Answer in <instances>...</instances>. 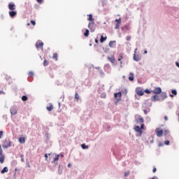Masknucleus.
Listing matches in <instances>:
<instances>
[{
    "instance_id": "f257e3e1",
    "label": "nucleus",
    "mask_w": 179,
    "mask_h": 179,
    "mask_svg": "<svg viewBox=\"0 0 179 179\" xmlns=\"http://www.w3.org/2000/svg\"><path fill=\"white\" fill-rule=\"evenodd\" d=\"M10 146H12V141L6 139L3 142L2 148H3L4 149H8V148H10Z\"/></svg>"
},
{
    "instance_id": "f03ea898",
    "label": "nucleus",
    "mask_w": 179,
    "mask_h": 179,
    "mask_svg": "<svg viewBox=\"0 0 179 179\" xmlns=\"http://www.w3.org/2000/svg\"><path fill=\"white\" fill-rule=\"evenodd\" d=\"M145 129V124H141V127L136 126L134 128V131L140 134V135H142V129Z\"/></svg>"
},
{
    "instance_id": "7ed1b4c3",
    "label": "nucleus",
    "mask_w": 179,
    "mask_h": 179,
    "mask_svg": "<svg viewBox=\"0 0 179 179\" xmlns=\"http://www.w3.org/2000/svg\"><path fill=\"white\" fill-rule=\"evenodd\" d=\"M0 163L3 164L5 163V155H3V151L2 150V147L0 144Z\"/></svg>"
},
{
    "instance_id": "20e7f679",
    "label": "nucleus",
    "mask_w": 179,
    "mask_h": 179,
    "mask_svg": "<svg viewBox=\"0 0 179 179\" xmlns=\"http://www.w3.org/2000/svg\"><path fill=\"white\" fill-rule=\"evenodd\" d=\"M88 27L90 30V31H92V33H93V31H94L96 30V24H94V22H91L88 24Z\"/></svg>"
},
{
    "instance_id": "39448f33",
    "label": "nucleus",
    "mask_w": 179,
    "mask_h": 179,
    "mask_svg": "<svg viewBox=\"0 0 179 179\" xmlns=\"http://www.w3.org/2000/svg\"><path fill=\"white\" fill-rule=\"evenodd\" d=\"M136 93L138 96H143L145 94V91H143L141 87H137L136 89Z\"/></svg>"
},
{
    "instance_id": "423d86ee",
    "label": "nucleus",
    "mask_w": 179,
    "mask_h": 179,
    "mask_svg": "<svg viewBox=\"0 0 179 179\" xmlns=\"http://www.w3.org/2000/svg\"><path fill=\"white\" fill-rule=\"evenodd\" d=\"M155 132L157 134V136H158L159 138H160V136H162L163 135V130L160 128L156 129Z\"/></svg>"
},
{
    "instance_id": "0eeeda50",
    "label": "nucleus",
    "mask_w": 179,
    "mask_h": 179,
    "mask_svg": "<svg viewBox=\"0 0 179 179\" xmlns=\"http://www.w3.org/2000/svg\"><path fill=\"white\" fill-rule=\"evenodd\" d=\"M122 59H125V55H124V53H120L117 61L120 62V65H122Z\"/></svg>"
},
{
    "instance_id": "6e6552de",
    "label": "nucleus",
    "mask_w": 179,
    "mask_h": 179,
    "mask_svg": "<svg viewBox=\"0 0 179 179\" xmlns=\"http://www.w3.org/2000/svg\"><path fill=\"white\" fill-rule=\"evenodd\" d=\"M115 22H116L115 29V30H118V29H120V24H121V18L116 19Z\"/></svg>"
},
{
    "instance_id": "1a4fd4ad",
    "label": "nucleus",
    "mask_w": 179,
    "mask_h": 179,
    "mask_svg": "<svg viewBox=\"0 0 179 179\" xmlns=\"http://www.w3.org/2000/svg\"><path fill=\"white\" fill-rule=\"evenodd\" d=\"M10 112L11 115H16V114H17V109L15 107H11Z\"/></svg>"
},
{
    "instance_id": "9d476101",
    "label": "nucleus",
    "mask_w": 179,
    "mask_h": 179,
    "mask_svg": "<svg viewBox=\"0 0 179 179\" xmlns=\"http://www.w3.org/2000/svg\"><path fill=\"white\" fill-rule=\"evenodd\" d=\"M154 94H160L162 93V88L160 87H155L154 90L152 91Z\"/></svg>"
},
{
    "instance_id": "9b49d317",
    "label": "nucleus",
    "mask_w": 179,
    "mask_h": 179,
    "mask_svg": "<svg viewBox=\"0 0 179 179\" xmlns=\"http://www.w3.org/2000/svg\"><path fill=\"white\" fill-rule=\"evenodd\" d=\"M44 46V43H43L41 41H37L36 43V48H43Z\"/></svg>"
},
{
    "instance_id": "f8f14e48",
    "label": "nucleus",
    "mask_w": 179,
    "mask_h": 179,
    "mask_svg": "<svg viewBox=\"0 0 179 179\" xmlns=\"http://www.w3.org/2000/svg\"><path fill=\"white\" fill-rule=\"evenodd\" d=\"M136 121L137 124H143V122H145V120H143V117H142V116H138Z\"/></svg>"
},
{
    "instance_id": "ddd939ff",
    "label": "nucleus",
    "mask_w": 179,
    "mask_h": 179,
    "mask_svg": "<svg viewBox=\"0 0 179 179\" xmlns=\"http://www.w3.org/2000/svg\"><path fill=\"white\" fill-rule=\"evenodd\" d=\"M8 9L10 10H15V9H16V5H15L13 3H10L8 4Z\"/></svg>"
},
{
    "instance_id": "4468645a",
    "label": "nucleus",
    "mask_w": 179,
    "mask_h": 179,
    "mask_svg": "<svg viewBox=\"0 0 179 179\" xmlns=\"http://www.w3.org/2000/svg\"><path fill=\"white\" fill-rule=\"evenodd\" d=\"M9 15L11 17H15V16H16V15H17V12L15 11V10H11L9 11Z\"/></svg>"
},
{
    "instance_id": "2eb2a0df",
    "label": "nucleus",
    "mask_w": 179,
    "mask_h": 179,
    "mask_svg": "<svg viewBox=\"0 0 179 179\" xmlns=\"http://www.w3.org/2000/svg\"><path fill=\"white\" fill-rule=\"evenodd\" d=\"M18 142H20V143L23 144L26 143V138L21 136L18 138Z\"/></svg>"
},
{
    "instance_id": "dca6fc26",
    "label": "nucleus",
    "mask_w": 179,
    "mask_h": 179,
    "mask_svg": "<svg viewBox=\"0 0 179 179\" xmlns=\"http://www.w3.org/2000/svg\"><path fill=\"white\" fill-rule=\"evenodd\" d=\"M151 100L152 101H159V96H157V94L156 95H153L152 97H151Z\"/></svg>"
},
{
    "instance_id": "f3484780",
    "label": "nucleus",
    "mask_w": 179,
    "mask_h": 179,
    "mask_svg": "<svg viewBox=\"0 0 179 179\" xmlns=\"http://www.w3.org/2000/svg\"><path fill=\"white\" fill-rule=\"evenodd\" d=\"M115 41H111L109 42V47H110V48H114V47H115Z\"/></svg>"
},
{
    "instance_id": "a211bd4d",
    "label": "nucleus",
    "mask_w": 179,
    "mask_h": 179,
    "mask_svg": "<svg viewBox=\"0 0 179 179\" xmlns=\"http://www.w3.org/2000/svg\"><path fill=\"white\" fill-rule=\"evenodd\" d=\"M134 61H141V56H139L138 55H136V53H134Z\"/></svg>"
},
{
    "instance_id": "6ab92c4d",
    "label": "nucleus",
    "mask_w": 179,
    "mask_h": 179,
    "mask_svg": "<svg viewBox=\"0 0 179 179\" xmlns=\"http://www.w3.org/2000/svg\"><path fill=\"white\" fill-rule=\"evenodd\" d=\"M53 109H54V106H52V103H50V106L46 107V110L48 111H52Z\"/></svg>"
},
{
    "instance_id": "aec40b11",
    "label": "nucleus",
    "mask_w": 179,
    "mask_h": 179,
    "mask_svg": "<svg viewBox=\"0 0 179 179\" xmlns=\"http://www.w3.org/2000/svg\"><path fill=\"white\" fill-rule=\"evenodd\" d=\"M108 59L110 60V62L112 63V64H115V58L114 57V56H112L110 57H108Z\"/></svg>"
},
{
    "instance_id": "412c9836",
    "label": "nucleus",
    "mask_w": 179,
    "mask_h": 179,
    "mask_svg": "<svg viewBox=\"0 0 179 179\" xmlns=\"http://www.w3.org/2000/svg\"><path fill=\"white\" fill-rule=\"evenodd\" d=\"M58 160H59V155H55L52 163H55V162H58Z\"/></svg>"
},
{
    "instance_id": "4be33fe9",
    "label": "nucleus",
    "mask_w": 179,
    "mask_h": 179,
    "mask_svg": "<svg viewBox=\"0 0 179 179\" xmlns=\"http://www.w3.org/2000/svg\"><path fill=\"white\" fill-rule=\"evenodd\" d=\"M8 171H9V169L6 166L1 170V174H5V173H8Z\"/></svg>"
},
{
    "instance_id": "5701e85b",
    "label": "nucleus",
    "mask_w": 179,
    "mask_h": 179,
    "mask_svg": "<svg viewBox=\"0 0 179 179\" xmlns=\"http://www.w3.org/2000/svg\"><path fill=\"white\" fill-rule=\"evenodd\" d=\"M87 16H88L87 20H89V22H93V20H94V19L93 18V15L90 14Z\"/></svg>"
},
{
    "instance_id": "b1692460",
    "label": "nucleus",
    "mask_w": 179,
    "mask_h": 179,
    "mask_svg": "<svg viewBox=\"0 0 179 179\" xmlns=\"http://www.w3.org/2000/svg\"><path fill=\"white\" fill-rule=\"evenodd\" d=\"M129 80L132 82L134 80V73H130L129 76Z\"/></svg>"
},
{
    "instance_id": "393cba45",
    "label": "nucleus",
    "mask_w": 179,
    "mask_h": 179,
    "mask_svg": "<svg viewBox=\"0 0 179 179\" xmlns=\"http://www.w3.org/2000/svg\"><path fill=\"white\" fill-rule=\"evenodd\" d=\"M106 40H107V36H103V35L102 36H101V38H100V42L101 43H104V41H106Z\"/></svg>"
},
{
    "instance_id": "a878e982",
    "label": "nucleus",
    "mask_w": 179,
    "mask_h": 179,
    "mask_svg": "<svg viewBox=\"0 0 179 179\" xmlns=\"http://www.w3.org/2000/svg\"><path fill=\"white\" fill-rule=\"evenodd\" d=\"M122 96V94L121 93V92L115 93V99H117V97L121 98Z\"/></svg>"
},
{
    "instance_id": "bb28decb",
    "label": "nucleus",
    "mask_w": 179,
    "mask_h": 179,
    "mask_svg": "<svg viewBox=\"0 0 179 179\" xmlns=\"http://www.w3.org/2000/svg\"><path fill=\"white\" fill-rule=\"evenodd\" d=\"M52 59L55 61H58V54L57 53H53Z\"/></svg>"
},
{
    "instance_id": "cd10ccee",
    "label": "nucleus",
    "mask_w": 179,
    "mask_h": 179,
    "mask_svg": "<svg viewBox=\"0 0 179 179\" xmlns=\"http://www.w3.org/2000/svg\"><path fill=\"white\" fill-rule=\"evenodd\" d=\"M49 64H50V62H48V60L45 59L44 61H43V66H48Z\"/></svg>"
},
{
    "instance_id": "c85d7f7f",
    "label": "nucleus",
    "mask_w": 179,
    "mask_h": 179,
    "mask_svg": "<svg viewBox=\"0 0 179 179\" xmlns=\"http://www.w3.org/2000/svg\"><path fill=\"white\" fill-rule=\"evenodd\" d=\"M89 33H90L89 29H86L85 32L84 33L85 37H89Z\"/></svg>"
},
{
    "instance_id": "c756f323",
    "label": "nucleus",
    "mask_w": 179,
    "mask_h": 179,
    "mask_svg": "<svg viewBox=\"0 0 179 179\" xmlns=\"http://www.w3.org/2000/svg\"><path fill=\"white\" fill-rule=\"evenodd\" d=\"M75 99H76V100H77V101H79L80 96H79V94H78V92H76Z\"/></svg>"
},
{
    "instance_id": "7c9ffc66",
    "label": "nucleus",
    "mask_w": 179,
    "mask_h": 179,
    "mask_svg": "<svg viewBox=\"0 0 179 179\" xmlns=\"http://www.w3.org/2000/svg\"><path fill=\"white\" fill-rule=\"evenodd\" d=\"M82 149H89V146L86 145V144L81 145Z\"/></svg>"
},
{
    "instance_id": "2f4dec72",
    "label": "nucleus",
    "mask_w": 179,
    "mask_h": 179,
    "mask_svg": "<svg viewBox=\"0 0 179 179\" xmlns=\"http://www.w3.org/2000/svg\"><path fill=\"white\" fill-rule=\"evenodd\" d=\"M22 101H27V96L26 95H24L22 96Z\"/></svg>"
},
{
    "instance_id": "473e14b6",
    "label": "nucleus",
    "mask_w": 179,
    "mask_h": 179,
    "mask_svg": "<svg viewBox=\"0 0 179 179\" xmlns=\"http://www.w3.org/2000/svg\"><path fill=\"white\" fill-rule=\"evenodd\" d=\"M129 174H131V171H127L124 172V177H128V176H129Z\"/></svg>"
},
{
    "instance_id": "72a5a7b5",
    "label": "nucleus",
    "mask_w": 179,
    "mask_h": 179,
    "mask_svg": "<svg viewBox=\"0 0 179 179\" xmlns=\"http://www.w3.org/2000/svg\"><path fill=\"white\" fill-rule=\"evenodd\" d=\"M162 96L163 99H166L167 97V94H166V92H162Z\"/></svg>"
},
{
    "instance_id": "f704fd0d",
    "label": "nucleus",
    "mask_w": 179,
    "mask_h": 179,
    "mask_svg": "<svg viewBox=\"0 0 179 179\" xmlns=\"http://www.w3.org/2000/svg\"><path fill=\"white\" fill-rule=\"evenodd\" d=\"M171 93L174 94V96H177V91L176 90H172Z\"/></svg>"
},
{
    "instance_id": "c9c22d12",
    "label": "nucleus",
    "mask_w": 179,
    "mask_h": 179,
    "mask_svg": "<svg viewBox=\"0 0 179 179\" xmlns=\"http://www.w3.org/2000/svg\"><path fill=\"white\" fill-rule=\"evenodd\" d=\"M144 93H147V94H150L152 93V92H150L149 90H145L144 91Z\"/></svg>"
},
{
    "instance_id": "e433bc0d",
    "label": "nucleus",
    "mask_w": 179,
    "mask_h": 179,
    "mask_svg": "<svg viewBox=\"0 0 179 179\" xmlns=\"http://www.w3.org/2000/svg\"><path fill=\"white\" fill-rule=\"evenodd\" d=\"M101 99H106V97H107V95L106 94H101Z\"/></svg>"
},
{
    "instance_id": "4c0bfd02",
    "label": "nucleus",
    "mask_w": 179,
    "mask_h": 179,
    "mask_svg": "<svg viewBox=\"0 0 179 179\" xmlns=\"http://www.w3.org/2000/svg\"><path fill=\"white\" fill-rule=\"evenodd\" d=\"M29 76H34V73L33 71H29Z\"/></svg>"
},
{
    "instance_id": "58836bf2",
    "label": "nucleus",
    "mask_w": 179,
    "mask_h": 179,
    "mask_svg": "<svg viewBox=\"0 0 179 179\" xmlns=\"http://www.w3.org/2000/svg\"><path fill=\"white\" fill-rule=\"evenodd\" d=\"M126 40H127V41H131V36H127Z\"/></svg>"
},
{
    "instance_id": "ea45409f",
    "label": "nucleus",
    "mask_w": 179,
    "mask_h": 179,
    "mask_svg": "<svg viewBox=\"0 0 179 179\" xmlns=\"http://www.w3.org/2000/svg\"><path fill=\"white\" fill-rule=\"evenodd\" d=\"M31 24H33V26H36V21L31 20Z\"/></svg>"
},
{
    "instance_id": "a19ab883",
    "label": "nucleus",
    "mask_w": 179,
    "mask_h": 179,
    "mask_svg": "<svg viewBox=\"0 0 179 179\" xmlns=\"http://www.w3.org/2000/svg\"><path fill=\"white\" fill-rule=\"evenodd\" d=\"M2 136H3V131H0V139H1V138H2Z\"/></svg>"
},
{
    "instance_id": "79ce46f5",
    "label": "nucleus",
    "mask_w": 179,
    "mask_h": 179,
    "mask_svg": "<svg viewBox=\"0 0 179 179\" xmlns=\"http://www.w3.org/2000/svg\"><path fill=\"white\" fill-rule=\"evenodd\" d=\"M164 143L166 144V145H170V141H166L165 142H164Z\"/></svg>"
},
{
    "instance_id": "37998d69",
    "label": "nucleus",
    "mask_w": 179,
    "mask_h": 179,
    "mask_svg": "<svg viewBox=\"0 0 179 179\" xmlns=\"http://www.w3.org/2000/svg\"><path fill=\"white\" fill-rule=\"evenodd\" d=\"M157 171V169L156 168H153L152 173H156Z\"/></svg>"
},
{
    "instance_id": "c03bdc74",
    "label": "nucleus",
    "mask_w": 179,
    "mask_h": 179,
    "mask_svg": "<svg viewBox=\"0 0 179 179\" xmlns=\"http://www.w3.org/2000/svg\"><path fill=\"white\" fill-rule=\"evenodd\" d=\"M37 1V2L38 3H43V0H36Z\"/></svg>"
},
{
    "instance_id": "a18cd8bd",
    "label": "nucleus",
    "mask_w": 179,
    "mask_h": 179,
    "mask_svg": "<svg viewBox=\"0 0 179 179\" xmlns=\"http://www.w3.org/2000/svg\"><path fill=\"white\" fill-rule=\"evenodd\" d=\"M45 160H47L48 159V155L45 154Z\"/></svg>"
},
{
    "instance_id": "49530a36",
    "label": "nucleus",
    "mask_w": 179,
    "mask_h": 179,
    "mask_svg": "<svg viewBox=\"0 0 179 179\" xmlns=\"http://www.w3.org/2000/svg\"><path fill=\"white\" fill-rule=\"evenodd\" d=\"M176 66H178V68H179V63H178V62H176Z\"/></svg>"
},
{
    "instance_id": "de8ad7c7",
    "label": "nucleus",
    "mask_w": 179,
    "mask_h": 179,
    "mask_svg": "<svg viewBox=\"0 0 179 179\" xmlns=\"http://www.w3.org/2000/svg\"><path fill=\"white\" fill-rule=\"evenodd\" d=\"M164 120H166V121H168V120H169V117H167V116H164Z\"/></svg>"
},
{
    "instance_id": "09e8293b",
    "label": "nucleus",
    "mask_w": 179,
    "mask_h": 179,
    "mask_svg": "<svg viewBox=\"0 0 179 179\" xmlns=\"http://www.w3.org/2000/svg\"><path fill=\"white\" fill-rule=\"evenodd\" d=\"M95 43H96V44H99V40L95 39Z\"/></svg>"
},
{
    "instance_id": "8fccbe9b",
    "label": "nucleus",
    "mask_w": 179,
    "mask_h": 179,
    "mask_svg": "<svg viewBox=\"0 0 179 179\" xmlns=\"http://www.w3.org/2000/svg\"><path fill=\"white\" fill-rule=\"evenodd\" d=\"M124 93L127 94V93H128V91L127 90H124Z\"/></svg>"
},
{
    "instance_id": "3c124183",
    "label": "nucleus",
    "mask_w": 179,
    "mask_h": 179,
    "mask_svg": "<svg viewBox=\"0 0 179 179\" xmlns=\"http://www.w3.org/2000/svg\"><path fill=\"white\" fill-rule=\"evenodd\" d=\"M152 179H159L157 177H153V178H152Z\"/></svg>"
},
{
    "instance_id": "603ef678",
    "label": "nucleus",
    "mask_w": 179,
    "mask_h": 179,
    "mask_svg": "<svg viewBox=\"0 0 179 179\" xmlns=\"http://www.w3.org/2000/svg\"><path fill=\"white\" fill-rule=\"evenodd\" d=\"M144 113L145 114H148V112L146 111V110H144Z\"/></svg>"
},
{
    "instance_id": "864d4df0",
    "label": "nucleus",
    "mask_w": 179,
    "mask_h": 179,
    "mask_svg": "<svg viewBox=\"0 0 179 179\" xmlns=\"http://www.w3.org/2000/svg\"><path fill=\"white\" fill-rule=\"evenodd\" d=\"M144 54H148V51L145 50Z\"/></svg>"
},
{
    "instance_id": "5fc2aeb1",
    "label": "nucleus",
    "mask_w": 179,
    "mask_h": 179,
    "mask_svg": "<svg viewBox=\"0 0 179 179\" xmlns=\"http://www.w3.org/2000/svg\"><path fill=\"white\" fill-rule=\"evenodd\" d=\"M68 167H71V164H68Z\"/></svg>"
},
{
    "instance_id": "6e6d98bb",
    "label": "nucleus",
    "mask_w": 179,
    "mask_h": 179,
    "mask_svg": "<svg viewBox=\"0 0 179 179\" xmlns=\"http://www.w3.org/2000/svg\"><path fill=\"white\" fill-rule=\"evenodd\" d=\"M170 96H171V97H173V95H172V94H170Z\"/></svg>"
},
{
    "instance_id": "4d7b16f0",
    "label": "nucleus",
    "mask_w": 179,
    "mask_h": 179,
    "mask_svg": "<svg viewBox=\"0 0 179 179\" xmlns=\"http://www.w3.org/2000/svg\"><path fill=\"white\" fill-rule=\"evenodd\" d=\"M60 157H64V155H61Z\"/></svg>"
},
{
    "instance_id": "13d9d810",
    "label": "nucleus",
    "mask_w": 179,
    "mask_h": 179,
    "mask_svg": "<svg viewBox=\"0 0 179 179\" xmlns=\"http://www.w3.org/2000/svg\"><path fill=\"white\" fill-rule=\"evenodd\" d=\"M27 26H30V23H28V24H27Z\"/></svg>"
},
{
    "instance_id": "bf43d9fd",
    "label": "nucleus",
    "mask_w": 179,
    "mask_h": 179,
    "mask_svg": "<svg viewBox=\"0 0 179 179\" xmlns=\"http://www.w3.org/2000/svg\"><path fill=\"white\" fill-rule=\"evenodd\" d=\"M135 52V54H136V50H135V52Z\"/></svg>"
},
{
    "instance_id": "052dcab7",
    "label": "nucleus",
    "mask_w": 179,
    "mask_h": 179,
    "mask_svg": "<svg viewBox=\"0 0 179 179\" xmlns=\"http://www.w3.org/2000/svg\"><path fill=\"white\" fill-rule=\"evenodd\" d=\"M165 134H167V131H165Z\"/></svg>"
},
{
    "instance_id": "680f3d73",
    "label": "nucleus",
    "mask_w": 179,
    "mask_h": 179,
    "mask_svg": "<svg viewBox=\"0 0 179 179\" xmlns=\"http://www.w3.org/2000/svg\"><path fill=\"white\" fill-rule=\"evenodd\" d=\"M1 92H0V94H1Z\"/></svg>"
}]
</instances>
